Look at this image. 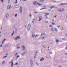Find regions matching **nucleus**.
Instances as JSON below:
<instances>
[{"label":"nucleus","mask_w":67,"mask_h":67,"mask_svg":"<svg viewBox=\"0 0 67 67\" xmlns=\"http://www.w3.org/2000/svg\"><path fill=\"white\" fill-rule=\"evenodd\" d=\"M31 24H28L27 26V29L28 31H30V28H31Z\"/></svg>","instance_id":"1"},{"label":"nucleus","mask_w":67,"mask_h":67,"mask_svg":"<svg viewBox=\"0 0 67 67\" xmlns=\"http://www.w3.org/2000/svg\"><path fill=\"white\" fill-rule=\"evenodd\" d=\"M20 13L21 14H22L23 13V9H22V7L21 6L20 7Z\"/></svg>","instance_id":"2"},{"label":"nucleus","mask_w":67,"mask_h":67,"mask_svg":"<svg viewBox=\"0 0 67 67\" xmlns=\"http://www.w3.org/2000/svg\"><path fill=\"white\" fill-rule=\"evenodd\" d=\"M30 67H32V65H33V60H31L30 61Z\"/></svg>","instance_id":"3"},{"label":"nucleus","mask_w":67,"mask_h":67,"mask_svg":"<svg viewBox=\"0 0 67 67\" xmlns=\"http://www.w3.org/2000/svg\"><path fill=\"white\" fill-rule=\"evenodd\" d=\"M11 67H13V61L11 60L10 62L9 63V64H11Z\"/></svg>","instance_id":"4"},{"label":"nucleus","mask_w":67,"mask_h":67,"mask_svg":"<svg viewBox=\"0 0 67 67\" xmlns=\"http://www.w3.org/2000/svg\"><path fill=\"white\" fill-rule=\"evenodd\" d=\"M22 50H25V47L24 45H23L21 46Z\"/></svg>","instance_id":"5"},{"label":"nucleus","mask_w":67,"mask_h":67,"mask_svg":"<svg viewBox=\"0 0 67 67\" xmlns=\"http://www.w3.org/2000/svg\"><path fill=\"white\" fill-rule=\"evenodd\" d=\"M33 4H34V5H36L38 4V2L36 1L35 2L33 3Z\"/></svg>","instance_id":"6"},{"label":"nucleus","mask_w":67,"mask_h":67,"mask_svg":"<svg viewBox=\"0 0 67 67\" xmlns=\"http://www.w3.org/2000/svg\"><path fill=\"white\" fill-rule=\"evenodd\" d=\"M19 38H20V37L19 36H17V37H16L14 39V40H16V41L17 40H18V39Z\"/></svg>","instance_id":"7"},{"label":"nucleus","mask_w":67,"mask_h":67,"mask_svg":"<svg viewBox=\"0 0 67 67\" xmlns=\"http://www.w3.org/2000/svg\"><path fill=\"white\" fill-rule=\"evenodd\" d=\"M11 8H12V7H11V5H9L7 7V9H11Z\"/></svg>","instance_id":"8"},{"label":"nucleus","mask_w":67,"mask_h":67,"mask_svg":"<svg viewBox=\"0 0 67 67\" xmlns=\"http://www.w3.org/2000/svg\"><path fill=\"white\" fill-rule=\"evenodd\" d=\"M64 11V10H62L60 9H59L58 10V11H59V12H62V11Z\"/></svg>","instance_id":"9"},{"label":"nucleus","mask_w":67,"mask_h":67,"mask_svg":"<svg viewBox=\"0 0 67 67\" xmlns=\"http://www.w3.org/2000/svg\"><path fill=\"white\" fill-rule=\"evenodd\" d=\"M21 55V56H25V53H22Z\"/></svg>","instance_id":"10"},{"label":"nucleus","mask_w":67,"mask_h":67,"mask_svg":"<svg viewBox=\"0 0 67 67\" xmlns=\"http://www.w3.org/2000/svg\"><path fill=\"white\" fill-rule=\"evenodd\" d=\"M44 58H42L40 59V61H41V62H42V61H43V60H44Z\"/></svg>","instance_id":"11"},{"label":"nucleus","mask_w":67,"mask_h":67,"mask_svg":"<svg viewBox=\"0 0 67 67\" xmlns=\"http://www.w3.org/2000/svg\"><path fill=\"white\" fill-rule=\"evenodd\" d=\"M42 19V16H41L39 17V21H41Z\"/></svg>","instance_id":"12"},{"label":"nucleus","mask_w":67,"mask_h":67,"mask_svg":"<svg viewBox=\"0 0 67 67\" xmlns=\"http://www.w3.org/2000/svg\"><path fill=\"white\" fill-rule=\"evenodd\" d=\"M51 9H52V8H55V6L53 5L51 7H49Z\"/></svg>","instance_id":"13"},{"label":"nucleus","mask_w":67,"mask_h":67,"mask_svg":"<svg viewBox=\"0 0 67 67\" xmlns=\"http://www.w3.org/2000/svg\"><path fill=\"white\" fill-rule=\"evenodd\" d=\"M54 30L55 32H58V30H57V28H54Z\"/></svg>","instance_id":"14"},{"label":"nucleus","mask_w":67,"mask_h":67,"mask_svg":"<svg viewBox=\"0 0 67 67\" xmlns=\"http://www.w3.org/2000/svg\"><path fill=\"white\" fill-rule=\"evenodd\" d=\"M7 57H8V55H5V56L3 57V59H4V58H5Z\"/></svg>","instance_id":"15"},{"label":"nucleus","mask_w":67,"mask_h":67,"mask_svg":"<svg viewBox=\"0 0 67 67\" xmlns=\"http://www.w3.org/2000/svg\"><path fill=\"white\" fill-rule=\"evenodd\" d=\"M64 4H65V3L60 4V5H64Z\"/></svg>","instance_id":"16"},{"label":"nucleus","mask_w":67,"mask_h":67,"mask_svg":"<svg viewBox=\"0 0 67 67\" xmlns=\"http://www.w3.org/2000/svg\"><path fill=\"white\" fill-rule=\"evenodd\" d=\"M4 63H5V61H4L2 62V65H3Z\"/></svg>","instance_id":"17"},{"label":"nucleus","mask_w":67,"mask_h":67,"mask_svg":"<svg viewBox=\"0 0 67 67\" xmlns=\"http://www.w3.org/2000/svg\"><path fill=\"white\" fill-rule=\"evenodd\" d=\"M20 45V43H18L17 44V46H19Z\"/></svg>","instance_id":"18"},{"label":"nucleus","mask_w":67,"mask_h":67,"mask_svg":"<svg viewBox=\"0 0 67 67\" xmlns=\"http://www.w3.org/2000/svg\"><path fill=\"white\" fill-rule=\"evenodd\" d=\"M40 2H44V0H40Z\"/></svg>","instance_id":"19"},{"label":"nucleus","mask_w":67,"mask_h":67,"mask_svg":"<svg viewBox=\"0 0 67 67\" xmlns=\"http://www.w3.org/2000/svg\"><path fill=\"white\" fill-rule=\"evenodd\" d=\"M8 16H9V14H7L6 16L5 17V18H8Z\"/></svg>","instance_id":"20"},{"label":"nucleus","mask_w":67,"mask_h":67,"mask_svg":"<svg viewBox=\"0 0 67 67\" xmlns=\"http://www.w3.org/2000/svg\"><path fill=\"white\" fill-rule=\"evenodd\" d=\"M35 36V35L34 34H33L32 35V37H34Z\"/></svg>","instance_id":"21"},{"label":"nucleus","mask_w":67,"mask_h":67,"mask_svg":"<svg viewBox=\"0 0 67 67\" xmlns=\"http://www.w3.org/2000/svg\"><path fill=\"white\" fill-rule=\"evenodd\" d=\"M62 41H66V39L65 38H62Z\"/></svg>","instance_id":"22"},{"label":"nucleus","mask_w":67,"mask_h":67,"mask_svg":"<svg viewBox=\"0 0 67 67\" xmlns=\"http://www.w3.org/2000/svg\"><path fill=\"white\" fill-rule=\"evenodd\" d=\"M45 14H47V15H49V13H44Z\"/></svg>","instance_id":"23"},{"label":"nucleus","mask_w":67,"mask_h":67,"mask_svg":"<svg viewBox=\"0 0 67 67\" xmlns=\"http://www.w3.org/2000/svg\"><path fill=\"white\" fill-rule=\"evenodd\" d=\"M59 42V41L58 40H56V42L57 43H58V42Z\"/></svg>","instance_id":"24"},{"label":"nucleus","mask_w":67,"mask_h":67,"mask_svg":"<svg viewBox=\"0 0 67 67\" xmlns=\"http://www.w3.org/2000/svg\"><path fill=\"white\" fill-rule=\"evenodd\" d=\"M36 65H37V66H39V65H38V63H37V62H36Z\"/></svg>","instance_id":"25"},{"label":"nucleus","mask_w":67,"mask_h":67,"mask_svg":"<svg viewBox=\"0 0 67 67\" xmlns=\"http://www.w3.org/2000/svg\"><path fill=\"white\" fill-rule=\"evenodd\" d=\"M16 2H14V3H15V4H16V3H18V1L17 0H16Z\"/></svg>","instance_id":"26"},{"label":"nucleus","mask_w":67,"mask_h":67,"mask_svg":"<svg viewBox=\"0 0 67 67\" xmlns=\"http://www.w3.org/2000/svg\"><path fill=\"white\" fill-rule=\"evenodd\" d=\"M54 28H52L51 29V30L52 31H54Z\"/></svg>","instance_id":"27"},{"label":"nucleus","mask_w":67,"mask_h":67,"mask_svg":"<svg viewBox=\"0 0 67 67\" xmlns=\"http://www.w3.org/2000/svg\"><path fill=\"white\" fill-rule=\"evenodd\" d=\"M2 47V44H1L0 46V47Z\"/></svg>","instance_id":"28"},{"label":"nucleus","mask_w":67,"mask_h":67,"mask_svg":"<svg viewBox=\"0 0 67 67\" xmlns=\"http://www.w3.org/2000/svg\"><path fill=\"white\" fill-rule=\"evenodd\" d=\"M40 36V35H36V36H35V37H36L37 36Z\"/></svg>","instance_id":"29"},{"label":"nucleus","mask_w":67,"mask_h":67,"mask_svg":"<svg viewBox=\"0 0 67 67\" xmlns=\"http://www.w3.org/2000/svg\"><path fill=\"white\" fill-rule=\"evenodd\" d=\"M37 54V52H35V56H36V55Z\"/></svg>","instance_id":"30"},{"label":"nucleus","mask_w":67,"mask_h":67,"mask_svg":"<svg viewBox=\"0 0 67 67\" xmlns=\"http://www.w3.org/2000/svg\"><path fill=\"white\" fill-rule=\"evenodd\" d=\"M18 16V14H16L15 16V17H16Z\"/></svg>","instance_id":"31"},{"label":"nucleus","mask_w":67,"mask_h":67,"mask_svg":"<svg viewBox=\"0 0 67 67\" xmlns=\"http://www.w3.org/2000/svg\"><path fill=\"white\" fill-rule=\"evenodd\" d=\"M35 19H34V20H36V17H35L34 18Z\"/></svg>","instance_id":"32"},{"label":"nucleus","mask_w":67,"mask_h":67,"mask_svg":"<svg viewBox=\"0 0 67 67\" xmlns=\"http://www.w3.org/2000/svg\"><path fill=\"white\" fill-rule=\"evenodd\" d=\"M38 5H42V4H39L38 3Z\"/></svg>","instance_id":"33"},{"label":"nucleus","mask_w":67,"mask_h":67,"mask_svg":"<svg viewBox=\"0 0 67 67\" xmlns=\"http://www.w3.org/2000/svg\"><path fill=\"white\" fill-rule=\"evenodd\" d=\"M45 9V8H41V9H40V10H43V9Z\"/></svg>","instance_id":"34"},{"label":"nucleus","mask_w":67,"mask_h":67,"mask_svg":"<svg viewBox=\"0 0 67 67\" xmlns=\"http://www.w3.org/2000/svg\"><path fill=\"white\" fill-rule=\"evenodd\" d=\"M52 24H53V25H56V24H54V23H52Z\"/></svg>","instance_id":"35"},{"label":"nucleus","mask_w":67,"mask_h":67,"mask_svg":"<svg viewBox=\"0 0 67 67\" xmlns=\"http://www.w3.org/2000/svg\"><path fill=\"white\" fill-rule=\"evenodd\" d=\"M20 57V56L18 55L17 57L16 58H19V57Z\"/></svg>","instance_id":"36"},{"label":"nucleus","mask_w":67,"mask_h":67,"mask_svg":"<svg viewBox=\"0 0 67 67\" xmlns=\"http://www.w3.org/2000/svg\"><path fill=\"white\" fill-rule=\"evenodd\" d=\"M18 63H16L15 64V65L16 66V65H18Z\"/></svg>","instance_id":"37"},{"label":"nucleus","mask_w":67,"mask_h":67,"mask_svg":"<svg viewBox=\"0 0 67 67\" xmlns=\"http://www.w3.org/2000/svg\"><path fill=\"white\" fill-rule=\"evenodd\" d=\"M14 34V32H13V34H12L11 36H13V35Z\"/></svg>","instance_id":"38"},{"label":"nucleus","mask_w":67,"mask_h":67,"mask_svg":"<svg viewBox=\"0 0 67 67\" xmlns=\"http://www.w3.org/2000/svg\"><path fill=\"white\" fill-rule=\"evenodd\" d=\"M20 48V47H19L17 48V49H19Z\"/></svg>","instance_id":"39"},{"label":"nucleus","mask_w":67,"mask_h":67,"mask_svg":"<svg viewBox=\"0 0 67 67\" xmlns=\"http://www.w3.org/2000/svg\"><path fill=\"white\" fill-rule=\"evenodd\" d=\"M45 22L46 23H48V21H46Z\"/></svg>","instance_id":"40"},{"label":"nucleus","mask_w":67,"mask_h":67,"mask_svg":"<svg viewBox=\"0 0 67 67\" xmlns=\"http://www.w3.org/2000/svg\"><path fill=\"white\" fill-rule=\"evenodd\" d=\"M52 26V25H50L49 26V27H51Z\"/></svg>","instance_id":"41"},{"label":"nucleus","mask_w":67,"mask_h":67,"mask_svg":"<svg viewBox=\"0 0 67 67\" xmlns=\"http://www.w3.org/2000/svg\"><path fill=\"white\" fill-rule=\"evenodd\" d=\"M5 40H6V39H4V40H3V41L4 42V41H5Z\"/></svg>","instance_id":"42"},{"label":"nucleus","mask_w":67,"mask_h":67,"mask_svg":"<svg viewBox=\"0 0 67 67\" xmlns=\"http://www.w3.org/2000/svg\"><path fill=\"white\" fill-rule=\"evenodd\" d=\"M1 2H4V1H3V0H1Z\"/></svg>","instance_id":"43"},{"label":"nucleus","mask_w":67,"mask_h":67,"mask_svg":"<svg viewBox=\"0 0 67 67\" xmlns=\"http://www.w3.org/2000/svg\"><path fill=\"white\" fill-rule=\"evenodd\" d=\"M51 9H50L49 10V12L51 11Z\"/></svg>","instance_id":"44"},{"label":"nucleus","mask_w":67,"mask_h":67,"mask_svg":"<svg viewBox=\"0 0 67 67\" xmlns=\"http://www.w3.org/2000/svg\"><path fill=\"white\" fill-rule=\"evenodd\" d=\"M4 42L3 41L2 42V44H3V43H4Z\"/></svg>","instance_id":"45"},{"label":"nucleus","mask_w":67,"mask_h":67,"mask_svg":"<svg viewBox=\"0 0 67 67\" xmlns=\"http://www.w3.org/2000/svg\"><path fill=\"white\" fill-rule=\"evenodd\" d=\"M18 55V53H16V54H15V56H16V55Z\"/></svg>","instance_id":"46"},{"label":"nucleus","mask_w":67,"mask_h":67,"mask_svg":"<svg viewBox=\"0 0 67 67\" xmlns=\"http://www.w3.org/2000/svg\"><path fill=\"white\" fill-rule=\"evenodd\" d=\"M43 35H46V34H43Z\"/></svg>","instance_id":"47"},{"label":"nucleus","mask_w":67,"mask_h":67,"mask_svg":"<svg viewBox=\"0 0 67 67\" xmlns=\"http://www.w3.org/2000/svg\"><path fill=\"white\" fill-rule=\"evenodd\" d=\"M34 13H37V12H35Z\"/></svg>","instance_id":"48"},{"label":"nucleus","mask_w":67,"mask_h":67,"mask_svg":"<svg viewBox=\"0 0 67 67\" xmlns=\"http://www.w3.org/2000/svg\"><path fill=\"white\" fill-rule=\"evenodd\" d=\"M57 16H54V18H56Z\"/></svg>","instance_id":"49"},{"label":"nucleus","mask_w":67,"mask_h":67,"mask_svg":"<svg viewBox=\"0 0 67 67\" xmlns=\"http://www.w3.org/2000/svg\"><path fill=\"white\" fill-rule=\"evenodd\" d=\"M50 54H52V53L51 52H50Z\"/></svg>","instance_id":"50"},{"label":"nucleus","mask_w":67,"mask_h":67,"mask_svg":"<svg viewBox=\"0 0 67 67\" xmlns=\"http://www.w3.org/2000/svg\"><path fill=\"white\" fill-rule=\"evenodd\" d=\"M2 27H1V30H2Z\"/></svg>","instance_id":"51"},{"label":"nucleus","mask_w":67,"mask_h":67,"mask_svg":"<svg viewBox=\"0 0 67 67\" xmlns=\"http://www.w3.org/2000/svg\"><path fill=\"white\" fill-rule=\"evenodd\" d=\"M58 67H62V65H60V66H58Z\"/></svg>","instance_id":"52"},{"label":"nucleus","mask_w":67,"mask_h":67,"mask_svg":"<svg viewBox=\"0 0 67 67\" xmlns=\"http://www.w3.org/2000/svg\"><path fill=\"white\" fill-rule=\"evenodd\" d=\"M46 19H48V17L46 16Z\"/></svg>","instance_id":"53"},{"label":"nucleus","mask_w":67,"mask_h":67,"mask_svg":"<svg viewBox=\"0 0 67 67\" xmlns=\"http://www.w3.org/2000/svg\"><path fill=\"white\" fill-rule=\"evenodd\" d=\"M60 26H58V27H60Z\"/></svg>","instance_id":"54"},{"label":"nucleus","mask_w":67,"mask_h":67,"mask_svg":"<svg viewBox=\"0 0 67 67\" xmlns=\"http://www.w3.org/2000/svg\"><path fill=\"white\" fill-rule=\"evenodd\" d=\"M44 16H46H46H47V15H46V14H45V15H44Z\"/></svg>","instance_id":"55"},{"label":"nucleus","mask_w":67,"mask_h":67,"mask_svg":"<svg viewBox=\"0 0 67 67\" xmlns=\"http://www.w3.org/2000/svg\"><path fill=\"white\" fill-rule=\"evenodd\" d=\"M52 21H54V19H53Z\"/></svg>","instance_id":"56"},{"label":"nucleus","mask_w":67,"mask_h":67,"mask_svg":"<svg viewBox=\"0 0 67 67\" xmlns=\"http://www.w3.org/2000/svg\"><path fill=\"white\" fill-rule=\"evenodd\" d=\"M43 48H46V47H45L44 46H43Z\"/></svg>","instance_id":"57"},{"label":"nucleus","mask_w":67,"mask_h":67,"mask_svg":"<svg viewBox=\"0 0 67 67\" xmlns=\"http://www.w3.org/2000/svg\"><path fill=\"white\" fill-rule=\"evenodd\" d=\"M34 58L35 59L36 58V57L35 56L34 57Z\"/></svg>","instance_id":"58"},{"label":"nucleus","mask_w":67,"mask_h":67,"mask_svg":"<svg viewBox=\"0 0 67 67\" xmlns=\"http://www.w3.org/2000/svg\"><path fill=\"white\" fill-rule=\"evenodd\" d=\"M42 39H44V37H42Z\"/></svg>","instance_id":"59"},{"label":"nucleus","mask_w":67,"mask_h":67,"mask_svg":"<svg viewBox=\"0 0 67 67\" xmlns=\"http://www.w3.org/2000/svg\"><path fill=\"white\" fill-rule=\"evenodd\" d=\"M11 0H8V1H9V2H10V1Z\"/></svg>","instance_id":"60"},{"label":"nucleus","mask_w":67,"mask_h":67,"mask_svg":"<svg viewBox=\"0 0 67 67\" xmlns=\"http://www.w3.org/2000/svg\"><path fill=\"white\" fill-rule=\"evenodd\" d=\"M56 1H54V2H56Z\"/></svg>","instance_id":"61"},{"label":"nucleus","mask_w":67,"mask_h":67,"mask_svg":"<svg viewBox=\"0 0 67 67\" xmlns=\"http://www.w3.org/2000/svg\"><path fill=\"white\" fill-rule=\"evenodd\" d=\"M24 1H26V0H23Z\"/></svg>","instance_id":"62"},{"label":"nucleus","mask_w":67,"mask_h":67,"mask_svg":"<svg viewBox=\"0 0 67 67\" xmlns=\"http://www.w3.org/2000/svg\"><path fill=\"white\" fill-rule=\"evenodd\" d=\"M64 4H67V3L66 4V3H64Z\"/></svg>","instance_id":"63"},{"label":"nucleus","mask_w":67,"mask_h":67,"mask_svg":"<svg viewBox=\"0 0 67 67\" xmlns=\"http://www.w3.org/2000/svg\"><path fill=\"white\" fill-rule=\"evenodd\" d=\"M66 18L67 19V16H66Z\"/></svg>","instance_id":"64"}]
</instances>
